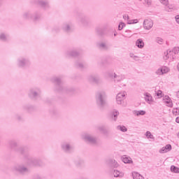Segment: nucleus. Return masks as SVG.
I'll list each match as a JSON object with an SVG mask.
<instances>
[{
  "mask_svg": "<svg viewBox=\"0 0 179 179\" xmlns=\"http://www.w3.org/2000/svg\"><path fill=\"white\" fill-rule=\"evenodd\" d=\"M169 71L170 70L166 66H162L156 71V73L157 75H164V73H168Z\"/></svg>",
  "mask_w": 179,
  "mask_h": 179,
  "instance_id": "1",
  "label": "nucleus"
},
{
  "mask_svg": "<svg viewBox=\"0 0 179 179\" xmlns=\"http://www.w3.org/2000/svg\"><path fill=\"white\" fill-rule=\"evenodd\" d=\"M144 27L149 30L150 29H152L153 27V22H152L151 20H145L144 21Z\"/></svg>",
  "mask_w": 179,
  "mask_h": 179,
  "instance_id": "2",
  "label": "nucleus"
},
{
  "mask_svg": "<svg viewBox=\"0 0 179 179\" xmlns=\"http://www.w3.org/2000/svg\"><path fill=\"white\" fill-rule=\"evenodd\" d=\"M171 52H174V54H178L179 52V48L178 47H176V48H174L173 50H172V52L171 51H169V52H166V56H165V59H167L168 58H170V55H171Z\"/></svg>",
  "mask_w": 179,
  "mask_h": 179,
  "instance_id": "3",
  "label": "nucleus"
},
{
  "mask_svg": "<svg viewBox=\"0 0 179 179\" xmlns=\"http://www.w3.org/2000/svg\"><path fill=\"white\" fill-rule=\"evenodd\" d=\"M126 93L125 92H122L119 93L116 97V100L117 101V104H121V102L125 98Z\"/></svg>",
  "mask_w": 179,
  "mask_h": 179,
  "instance_id": "4",
  "label": "nucleus"
},
{
  "mask_svg": "<svg viewBox=\"0 0 179 179\" xmlns=\"http://www.w3.org/2000/svg\"><path fill=\"white\" fill-rule=\"evenodd\" d=\"M164 101L169 107H173V102L171 101V99H170L169 96H166L164 99Z\"/></svg>",
  "mask_w": 179,
  "mask_h": 179,
  "instance_id": "5",
  "label": "nucleus"
},
{
  "mask_svg": "<svg viewBox=\"0 0 179 179\" xmlns=\"http://www.w3.org/2000/svg\"><path fill=\"white\" fill-rule=\"evenodd\" d=\"M171 149V145L168 144L165 146V148H163L161 150V153H167V152H170V150Z\"/></svg>",
  "mask_w": 179,
  "mask_h": 179,
  "instance_id": "6",
  "label": "nucleus"
},
{
  "mask_svg": "<svg viewBox=\"0 0 179 179\" xmlns=\"http://www.w3.org/2000/svg\"><path fill=\"white\" fill-rule=\"evenodd\" d=\"M136 45L138 47V48H143L145 46V43H143V41L142 39H138L136 42Z\"/></svg>",
  "mask_w": 179,
  "mask_h": 179,
  "instance_id": "7",
  "label": "nucleus"
},
{
  "mask_svg": "<svg viewBox=\"0 0 179 179\" xmlns=\"http://www.w3.org/2000/svg\"><path fill=\"white\" fill-rule=\"evenodd\" d=\"M122 162H124L125 164H127V163L131 164L132 163V159L128 157H123Z\"/></svg>",
  "mask_w": 179,
  "mask_h": 179,
  "instance_id": "8",
  "label": "nucleus"
},
{
  "mask_svg": "<svg viewBox=\"0 0 179 179\" xmlns=\"http://www.w3.org/2000/svg\"><path fill=\"white\" fill-rule=\"evenodd\" d=\"M114 177H124V173L120 172L118 171H115L113 173Z\"/></svg>",
  "mask_w": 179,
  "mask_h": 179,
  "instance_id": "9",
  "label": "nucleus"
},
{
  "mask_svg": "<svg viewBox=\"0 0 179 179\" xmlns=\"http://www.w3.org/2000/svg\"><path fill=\"white\" fill-rule=\"evenodd\" d=\"M133 178L134 179H143V177L141 176L138 173L134 172L133 173Z\"/></svg>",
  "mask_w": 179,
  "mask_h": 179,
  "instance_id": "10",
  "label": "nucleus"
},
{
  "mask_svg": "<svg viewBox=\"0 0 179 179\" xmlns=\"http://www.w3.org/2000/svg\"><path fill=\"white\" fill-rule=\"evenodd\" d=\"M171 171H172V173H179V169L176 167L175 166H171Z\"/></svg>",
  "mask_w": 179,
  "mask_h": 179,
  "instance_id": "11",
  "label": "nucleus"
},
{
  "mask_svg": "<svg viewBox=\"0 0 179 179\" xmlns=\"http://www.w3.org/2000/svg\"><path fill=\"white\" fill-rule=\"evenodd\" d=\"M145 99L147 101H152V96H150V94H145Z\"/></svg>",
  "mask_w": 179,
  "mask_h": 179,
  "instance_id": "12",
  "label": "nucleus"
},
{
  "mask_svg": "<svg viewBox=\"0 0 179 179\" xmlns=\"http://www.w3.org/2000/svg\"><path fill=\"white\" fill-rule=\"evenodd\" d=\"M157 96L158 99H162V97H163V92L160 90H158L157 92Z\"/></svg>",
  "mask_w": 179,
  "mask_h": 179,
  "instance_id": "13",
  "label": "nucleus"
},
{
  "mask_svg": "<svg viewBox=\"0 0 179 179\" xmlns=\"http://www.w3.org/2000/svg\"><path fill=\"white\" fill-rule=\"evenodd\" d=\"M136 115H145L146 114V112L145 110H139L136 113Z\"/></svg>",
  "mask_w": 179,
  "mask_h": 179,
  "instance_id": "14",
  "label": "nucleus"
},
{
  "mask_svg": "<svg viewBox=\"0 0 179 179\" xmlns=\"http://www.w3.org/2000/svg\"><path fill=\"white\" fill-rule=\"evenodd\" d=\"M146 136L148 139H153V135H152V133H150V131L146 132Z\"/></svg>",
  "mask_w": 179,
  "mask_h": 179,
  "instance_id": "15",
  "label": "nucleus"
},
{
  "mask_svg": "<svg viewBox=\"0 0 179 179\" xmlns=\"http://www.w3.org/2000/svg\"><path fill=\"white\" fill-rule=\"evenodd\" d=\"M173 115H179V109L178 108H173Z\"/></svg>",
  "mask_w": 179,
  "mask_h": 179,
  "instance_id": "16",
  "label": "nucleus"
},
{
  "mask_svg": "<svg viewBox=\"0 0 179 179\" xmlns=\"http://www.w3.org/2000/svg\"><path fill=\"white\" fill-rule=\"evenodd\" d=\"M136 23H138V20H128L129 24H135Z\"/></svg>",
  "mask_w": 179,
  "mask_h": 179,
  "instance_id": "17",
  "label": "nucleus"
},
{
  "mask_svg": "<svg viewBox=\"0 0 179 179\" xmlns=\"http://www.w3.org/2000/svg\"><path fill=\"white\" fill-rule=\"evenodd\" d=\"M124 27H125V24L124 22H121L118 26L119 30H122Z\"/></svg>",
  "mask_w": 179,
  "mask_h": 179,
  "instance_id": "18",
  "label": "nucleus"
},
{
  "mask_svg": "<svg viewBox=\"0 0 179 179\" xmlns=\"http://www.w3.org/2000/svg\"><path fill=\"white\" fill-rule=\"evenodd\" d=\"M120 131H122V132H127V127H124V126H120Z\"/></svg>",
  "mask_w": 179,
  "mask_h": 179,
  "instance_id": "19",
  "label": "nucleus"
},
{
  "mask_svg": "<svg viewBox=\"0 0 179 179\" xmlns=\"http://www.w3.org/2000/svg\"><path fill=\"white\" fill-rule=\"evenodd\" d=\"M161 2L163 3V5H166V6L169 5V0H161Z\"/></svg>",
  "mask_w": 179,
  "mask_h": 179,
  "instance_id": "20",
  "label": "nucleus"
},
{
  "mask_svg": "<svg viewBox=\"0 0 179 179\" xmlns=\"http://www.w3.org/2000/svg\"><path fill=\"white\" fill-rule=\"evenodd\" d=\"M157 42L158 44H162L163 43V39L162 38H157Z\"/></svg>",
  "mask_w": 179,
  "mask_h": 179,
  "instance_id": "21",
  "label": "nucleus"
},
{
  "mask_svg": "<svg viewBox=\"0 0 179 179\" xmlns=\"http://www.w3.org/2000/svg\"><path fill=\"white\" fill-rule=\"evenodd\" d=\"M123 18L124 19V20H129V17L128 16V15H124L123 16Z\"/></svg>",
  "mask_w": 179,
  "mask_h": 179,
  "instance_id": "22",
  "label": "nucleus"
},
{
  "mask_svg": "<svg viewBox=\"0 0 179 179\" xmlns=\"http://www.w3.org/2000/svg\"><path fill=\"white\" fill-rule=\"evenodd\" d=\"M145 5H150V3H151V1H150V0H145Z\"/></svg>",
  "mask_w": 179,
  "mask_h": 179,
  "instance_id": "23",
  "label": "nucleus"
},
{
  "mask_svg": "<svg viewBox=\"0 0 179 179\" xmlns=\"http://www.w3.org/2000/svg\"><path fill=\"white\" fill-rule=\"evenodd\" d=\"M176 20L177 23H178V24H179V15H177L176 17Z\"/></svg>",
  "mask_w": 179,
  "mask_h": 179,
  "instance_id": "24",
  "label": "nucleus"
},
{
  "mask_svg": "<svg viewBox=\"0 0 179 179\" xmlns=\"http://www.w3.org/2000/svg\"><path fill=\"white\" fill-rule=\"evenodd\" d=\"M176 122H177L178 124H179V117H176Z\"/></svg>",
  "mask_w": 179,
  "mask_h": 179,
  "instance_id": "25",
  "label": "nucleus"
},
{
  "mask_svg": "<svg viewBox=\"0 0 179 179\" xmlns=\"http://www.w3.org/2000/svg\"><path fill=\"white\" fill-rule=\"evenodd\" d=\"M116 115H118V113L115 112L114 116L116 117Z\"/></svg>",
  "mask_w": 179,
  "mask_h": 179,
  "instance_id": "26",
  "label": "nucleus"
}]
</instances>
